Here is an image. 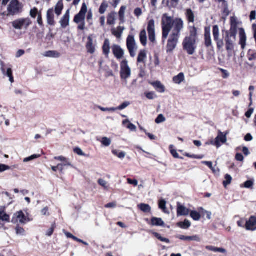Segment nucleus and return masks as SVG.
Wrapping results in <instances>:
<instances>
[{"label":"nucleus","instance_id":"1","mask_svg":"<svg viewBox=\"0 0 256 256\" xmlns=\"http://www.w3.org/2000/svg\"><path fill=\"white\" fill-rule=\"evenodd\" d=\"M162 40L164 42L168 38L170 32V34L180 37V32L184 27V21L182 18H176L174 20L164 14L162 18Z\"/></svg>","mask_w":256,"mask_h":256},{"label":"nucleus","instance_id":"2","mask_svg":"<svg viewBox=\"0 0 256 256\" xmlns=\"http://www.w3.org/2000/svg\"><path fill=\"white\" fill-rule=\"evenodd\" d=\"M183 49L189 55H192L196 48V40L185 38L182 42Z\"/></svg>","mask_w":256,"mask_h":256},{"label":"nucleus","instance_id":"3","mask_svg":"<svg viewBox=\"0 0 256 256\" xmlns=\"http://www.w3.org/2000/svg\"><path fill=\"white\" fill-rule=\"evenodd\" d=\"M32 22L29 18H20L16 19L12 22V27L16 30H26L31 24Z\"/></svg>","mask_w":256,"mask_h":256},{"label":"nucleus","instance_id":"4","mask_svg":"<svg viewBox=\"0 0 256 256\" xmlns=\"http://www.w3.org/2000/svg\"><path fill=\"white\" fill-rule=\"evenodd\" d=\"M22 6L18 0H12L8 6L7 10L8 16H14L22 11Z\"/></svg>","mask_w":256,"mask_h":256},{"label":"nucleus","instance_id":"5","mask_svg":"<svg viewBox=\"0 0 256 256\" xmlns=\"http://www.w3.org/2000/svg\"><path fill=\"white\" fill-rule=\"evenodd\" d=\"M236 33L226 31L224 40L226 49L228 51L232 50L234 48V42L236 40Z\"/></svg>","mask_w":256,"mask_h":256},{"label":"nucleus","instance_id":"6","mask_svg":"<svg viewBox=\"0 0 256 256\" xmlns=\"http://www.w3.org/2000/svg\"><path fill=\"white\" fill-rule=\"evenodd\" d=\"M179 36L170 34L166 46V51L167 53H172L176 48L178 43Z\"/></svg>","mask_w":256,"mask_h":256},{"label":"nucleus","instance_id":"7","mask_svg":"<svg viewBox=\"0 0 256 256\" xmlns=\"http://www.w3.org/2000/svg\"><path fill=\"white\" fill-rule=\"evenodd\" d=\"M30 218L26 216L22 211L16 212L12 218V222L14 224H26L30 222Z\"/></svg>","mask_w":256,"mask_h":256},{"label":"nucleus","instance_id":"8","mask_svg":"<svg viewBox=\"0 0 256 256\" xmlns=\"http://www.w3.org/2000/svg\"><path fill=\"white\" fill-rule=\"evenodd\" d=\"M212 34L214 40L216 43L218 48L221 50L224 46V42L223 39L220 37V30L217 25L213 26Z\"/></svg>","mask_w":256,"mask_h":256},{"label":"nucleus","instance_id":"9","mask_svg":"<svg viewBox=\"0 0 256 256\" xmlns=\"http://www.w3.org/2000/svg\"><path fill=\"white\" fill-rule=\"evenodd\" d=\"M147 30L149 40L153 43L154 42L156 41V28L155 21L154 20H150L148 22Z\"/></svg>","mask_w":256,"mask_h":256},{"label":"nucleus","instance_id":"10","mask_svg":"<svg viewBox=\"0 0 256 256\" xmlns=\"http://www.w3.org/2000/svg\"><path fill=\"white\" fill-rule=\"evenodd\" d=\"M87 10L88 8L86 4L85 3H83L80 12L74 16V22L76 24L84 22Z\"/></svg>","mask_w":256,"mask_h":256},{"label":"nucleus","instance_id":"11","mask_svg":"<svg viewBox=\"0 0 256 256\" xmlns=\"http://www.w3.org/2000/svg\"><path fill=\"white\" fill-rule=\"evenodd\" d=\"M54 159L58 160L60 161H65L66 163L59 164L56 166H52V169L54 172H56L57 170L58 169V168H60V166H73L72 165V164L71 162L66 158H65L63 156H56L54 158Z\"/></svg>","mask_w":256,"mask_h":256},{"label":"nucleus","instance_id":"12","mask_svg":"<svg viewBox=\"0 0 256 256\" xmlns=\"http://www.w3.org/2000/svg\"><path fill=\"white\" fill-rule=\"evenodd\" d=\"M239 44L240 45L242 50H244L246 44V36L243 28H239Z\"/></svg>","mask_w":256,"mask_h":256},{"label":"nucleus","instance_id":"13","mask_svg":"<svg viewBox=\"0 0 256 256\" xmlns=\"http://www.w3.org/2000/svg\"><path fill=\"white\" fill-rule=\"evenodd\" d=\"M120 76L123 80L126 81V78H128V65L126 60H123L120 64Z\"/></svg>","mask_w":256,"mask_h":256},{"label":"nucleus","instance_id":"14","mask_svg":"<svg viewBox=\"0 0 256 256\" xmlns=\"http://www.w3.org/2000/svg\"><path fill=\"white\" fill-rule=\"evenodd\" d=\"M129 184L133 186L134 188L133 190L132 189L130 188V187L129 186V190L130 189V191L129 192L130 194H132V192L134 191L140 190L144 187L142 183L139 184L138 181L136 179H129Z\"/></svg>","mask_w":256,"mask_h":256},{"label":"nucleus","instance_id":"15","mask_svg":"<svg viewBox=\"0 0 256 256\" xmlns=\"http://www.w3.org/2000/svg\"><path fill=\"white\" fill-rule=\"evenodd\" d=\"M215 140L218 144V148H220L222 144H226L227 142V138L226 137L224 133L220 130L218 131V134Z\"/></svg>","mask_w":256,"mask_h":256},{"label":"nucleus","instance_id":"16","mask_svg":"<svg viewBox=\"0 0 256 256\" xmlns=\"http://www.w3.org/2000/svg\"><path fill=\"white\" fill-rule=\"evenodd\" d=\"M138 46L133 40V38L129 36V52L132 57H134L136 56V52Z\"/></svg>","mask_w":256,"mask_h":256},{"label":"nucleus","instance_id":"17","mask_svg":"<svg viewBox=\"0 0 256 256\" xmlns=\"http://www.w3.org/2000/svg\"><path fill=\"white\" fill-rule=\"evenodd\" d=\"M95 46L92 38L91 36H89L88 38V42L86 44V48L88 52L91 54H94L96 50Z\"/></svg>","mask_w":256,"mask_h":256},{"label":"nucleus","instance_id":"18","mask_svg":"<svg viewBox=\"0 0 256 256\" xmlns=\"http://www.w3.org/2000/svg\"><path fill=\"white\" fill-rule=\"evenodd\" d=\"M112 50L114 55L118 59H120L123 57L124 51L120 46L114 45L112 46Z\"/></svg>","mask_w":256,"mask_h":256},{"label":"nucleus","instance_id":"19","mask_svg":"<svg viewBox=\"0 0 256 256\" xmlns=\"http://www.w3.org/2000/svg\"><path fill=\"white\" fill-rule=\"evenodd\" d=\"M246 230L252 231L256 229V218L254 216H251L246 222Z\"/></svg>","mask_w":256,"mask_h":256},{"label":"nucleus","instance_id":"20","mask_svg":"<svg viewBox=\"0 0 256 256\" xmlns=\"http://www.w3.org/2000/svg\"><path fill=\"white\" fill-rule=\"evenodd\" d=\"M190 210L184 206L182 205L180 202L177 204V215L178 216H188L189 214Z\"/></svg>","mask_w":256,"mask_h":256},{"label":"nucleus","instance_id":"21","mask_svg":"<svg viewBox=\"0 0 256 256\" xmlns=\"http://www.w3.org/2000/svg\"><path fill=\"white\" fill-rule=\"evenodd\" d=\"M240 22L238 20L237 18L234 16L230 18V28L229 32L236 33L238 25Z\"/></svg>","mask_w":256,"mask_h":256},{"label":"nucleus","instance_id":"22","mask_svg":"<svg viewBox=\"0 0 256 256\" xmlns=\"http://www.w3.org/2000/svg\"><path fill=\"white\" fill-rule=\"evenodd\" d=\"M70 19V10H68L60 20L61 26L66 28L69 24Z\"/></svg>","mask_w":256,"mask_h":256},{"label":"nucleus","instance_id":"23","mask_svg":"<svg viewBox=\"0 0 256 256\" xmlns=\"http://www.w3.org/2000/svg\"><path fill=\"white\" fill-rule=\"evenodd\" d=\"M0 219L2 222H10V216L6 212L4 206H0Z\"/></svg>","mask_w":256,"mask_h":256},{"label":"nucleus","instance_id":"24","mask_svg":"<svg viewBox=\"0 0 256 256\" xmlns=\"http://www.w3.org/2000/svg\"><path fill=\"white\" fill-rule=\"evenodd\" d=\"M46 18L48 24L51 26L54 24V11L52 8L49 9L46 14Z\"/></svg>","mask_w":256,"mask_h":256},{"label":"nucleus","instance_id":"25","mask_svg":"<svg viewBox=\"0 0 256 256\" xmlns=\"http://www.w3.org/2000/svg\"><path fill=\"white\" fill-rule=\"evenodd\" d=\"M204 42L206 46L208 48L212 46V45L210 32V29L206 28L205 30Z\"/></svg>","mask_w":256,"mask_h":256},{"label":"nucleus","instance_id":"26","mask_svg":"<svg viewBox=\"0 0 256 256\" xmlns=\"http://www.w3.org/2000/svg\"><path fill=\"white\" fill-rule=\"evenodd\" d=\"M124 30L123 26H119L117 28L112 29V32L117 38H120Z\"/></svg>","mask_w":256,"mask_h":256},{"label":"nucleus","instance_id":"27","mask_svg":"<svg viewBox=\"0 0 256 256\" xmlns=\"http://www.w3.org/2000/svg\"><path fill=\"white\" fill-rule=\"evenodd\" d=\"M206 248L208 250L215 252H220L223 254H226V250L222 248H216L214 246H208L206 247Z\"/></svg>","mask_w":256,"mask_h":256},{"label":"nucleus","instance_id":"28","mask_svg":"<svg viewBox=\"0 0 256 256\" xmlns=\"http://www.w3.org/2000/svg\"><path fill=\"white\" fill-rule=\"evenodd\" d=\"M140 38L141 44L144 46H146L147 44V36L146 30H143L140 32Z\"/></svg>","mask_w":256,"mask_h":256},{"label":"nucleus","instance_id":"29","mask_svg":"<svg viewBox=\"0 0 256 256\" xmlns=\"http://www.w3.org/2000/svg\"><path fill=\"white\" fill-rule=\"evenodd\" d=\"M116 13L112 12L110 13L108 16L107 23L109 25H112L115 24L116 18Z\"/></svg>","mask_w":256,"mask_h":256},{"label":"nucleus","instance_id":"30","mask_svg":"<svg viewBox=\"0 0 256 256\" xmlns=\"http://www.w3.org/2000/svg\"><path fill=\"white\" fill-rule=\"evenodd\" d=\"M184 80V75L182 72L180 73L178 76L173 78V82L176 84H180Z\"/></svg>","mask_w":256,"mask_h":256},{"label":"nucleus","instance_id":"31","mask_svg":"<svg viewBox=\"0 0 256 256\" xmlns=\"http://www.w3.org/2000/svg\"><path fill=\"white\" fill-rule=\"evenodd\" d=\"M63 8L64 6L62 1V0H60L58 2L55 6V12L58 16L61 14Z\"/></svg>","mask_w":256,"mask_h":256},{"label":"nucleus","instance_id":"32","mask_svg":"<svg viewBox=\"0 0 256 256\" xmlns=\"http://www.w3.org/2000/svg\"><path fill=\"white\" fill-rule=\"evenodd\" d=\"M138 206L142 212H150L151 211V207L148 204H138Z\"/></svg>","mask_w":256,"mask_h":256},{"label":"nucleus","instance_id":"33","mask_svg":"<svg viewBox=\"0 0 256 256\" xmlns=\"http://www.w3.org/2000/svg\"><path fill=\"white\" fill-rule=\"evenodd\" d=\"M151 221L152 226H163L164 225V222L160 218H153Z\"/></svg>","mask_w":256,"mask_h":256},{"label":"nucleus","instance_id":"34","mask_svg":"<svg viewBox=\"0 0 256 256\" xmlns=\"http://www.w3.org/2000/svg\"><path fill=\"white\" fill-rule=\"evenodd\" d=\"M126 6H123L120 8V9L119 11V16H120V24H122L124 22V13L126 10Z\"/></svg>","mask_w":256,"mask_h":256},{"label":"nucleus","instance_id":"35","mask_svg":"<svg viewBox=\"0 0 256 256\" xmlns=\"http://www.w3.org/2000/svg\"><path fill=\"white\" fill-rule=\"evenodd\" d=\"M103 52L104 54L108 56L110 53V42L108 39L105 40L104 44L102 47Z\"/></svg>","mask_w":256,"mask_h":256},{"label":"nucleus","instance_id":"36","mask_svg":"<svg viewBox=\"0 0 256 256\" xmlns=\"http://www.w3.org/2000/svg\"><path fill=\"white\" fill-rule=\"evenodd\" d=\"M44 56L46 57L58 58L60 56V54L56 51L49 50L46 52Z\"/></svg>","mask_w":256,"mask_h":256},{"label":"nucleus","instance_id":"37","mask_svg":"<svg viewBox=\"0 0 256 256\" xmlns=\"http://www.w3.org/2000/svg\"><path fill=\"white\" fill-rule=\"evenodd\" d=\"M177 224L182 228L188 229L190 226L191 223L188 220L186 219L183 222H179Z\"/></svg>","mask_w":256,"mask_h":256},{"label":"nucleus","instance_id":"38","mask_svg":"<svg viewBox=\"0 0 256 256\" xmlns=\"http://www.w3.org/2000/svg\"><path fill=\"white\" fill-rule=\"evenodd\" d=\"M186 16L188 21L190 22H194V15L190 9H188L186 12Z\"/></svg>","mask_w":256,"mask_h":256},{"label":"nucleus","instance_id":"39","mask_svg":"<svg viewBox=\"0 0 256 256\" xmlns=\"http://www.w3.org/2000/svg\"><path fill=\"white\" fill-rule=\"evenodd\" d=\"M154 88L160 92H164V86L159 82H156L152 84Z\"/></svg>","mask_w":256,"mask_h":256},{"label":"nucleus","instance_id":"40","mask_svg":"<svg viewBox=\"0 0 256 256\" xmlns=\"http://www.w3.org/2000/svg\"><path fill=\"white\" fill-rule=\"evenodd\" d=\"M197 35V30L196 27L192 26L190 29V35L188 36H186V38H191L192 39L196 40Z\"/></svg>","mask_w":256,"mask_h":256},{"label":"nucleus","instance_id":"41","mask_svg":"<svg viewBox=\"0 0 256 256\" xmlns=\"http://www.w3.org/2000/svg\"><path fill=\"white\" fill-rule=\"evenodd\" d=\"M190 216L194 220L196 221L199 220L201 218L200 214L194 210H192L190 212Z\"/></svg>","mask_w":256,"mask_h":256},{"label":"nucleus","instance_id":"42","mask_svg":"<svg viewBox=\"0 0 256 256\" xmlns=\"http://www.w3.org/2000/svg\"><path fill=\"white\" fill-rule=\"evenodd\" d=\"M112 153L116 156H118L120 159L124 158L126 155V154L125 152L116 150H112Z\"/></svg>","mask_w":256,"mask_h":256},{"label":"nucleus","instance_id":"43","mask_svg":"<svg viewBox=\"0 0 256 256\" xmlns=\"http://www.w3.org/2000/svg\"><path fill=\"white\" fill-rule=\"evenodd\" d=\"M4 76H7L9 78V80L11 83L14 82L12 70L10 67H8V68H6V74Z\"/></svg>","mask_w":256,"mask_h":256},{"label":"nucleus","instance_id":"44","mask_svg":"<svg viewBox=\"0 0 256 256\" xmlns=\"http://www.w3.org/2000/svg\"><path fill=\"white\" fill-rule=\"evenodd\" d=\"M16 232L17 235L24 236H26V231L23 228L17 226L16 228Z\"/></svg>","mask_w":256,"mask_h":256},{"label":"nucleus","instance_id":"45","mask_svg":"<svg viewBox=\"0 0 256 256\" xmlns=\"http://www.w3.org/2000/svg\"><path fill=\"white\" fill-rule=\"evenodd\" d=\"M98 184L102 186L104 190H108L110 186L108 184V182H106L105 180L100 178L98 180Z\"/></svg>","mask_w":256,"mask_h":256},{"label":"nucleus","instance_id":"46","mask_svg":"<svg viewBox=\"0 0 256 256\" xmlns=\"http://www.w3.org/2000/svg\"><path fill=\"white\" fill-rule=\"evenodd\" d=\"M146 58V52L145 50H141L138 54V62H143Z\"/></svg>","mask_w":256,"mask_h":256},{"label":"nucleus","instance_id":"47","mask_svg":"<svg viewBox=\"0 0 256 256\" xmlns=\"http://www.w3.org/2000/svg\"><path fill=\"white\" fill-rule=\"evenodd\" d=\"M108 7V4L106 2H103L101 4L100 9H99L100 13V14H104L106 12V10Z\"/></svg>","mask_w":256,"mask_h":256},{"label":"nucleus","instance_id":"48","mask_svg":"<svg viewBox=\"0 0 256 256\" xmlns=\"http://www.w3.org/2000/svg\"><path fill=\"white\" fill-rule=\"evenodd\" d=\"M159 208L162 209L164 212L165 213H168V212L166 211V202L164 200H161L159 202Z\"/></svg>","mask_w":256,"mask_h":256},{"label":"nucleus","instance_id":"49","mask_svg":"<svg viewBox=\"0 0 256 256\" xmlns=\"http://www.w3.org/2000/svg\"><path fill=\"white\" fill-rule=\"evenodd\" d=\"M102 144L105 146H108L110 145L112 141L110 138L107 137H103L102 138Z\"/></svg>","mask_w":256,"mask_h":256},{"label":"nucleus","instance_id":"50","mask_svg":"<svg viewBox=\"0 0 256 256\" xmlns=\"http://www.w3.org/2000/svg\"><path fill=\"white\" fill-rule=\"evenodd\" d=\"M232 178L230 174H226L225 176V180L223 182V184L224 187H226L228 185L230 184Z\"/></svg>","mask_w":256,"mask_h":256},{"label":"nucleus","instance_id":"51","mask_svg":"<svg viewBox=\"0 0 256 256\" xmlns=\"http://www.w3.org/2000/svg\"><path fill=\"white\" fill-rule=\"evenodd\" d=\"M40 154H33L30 156L24 158L23 160L24 162H27L34 159L40 158Z\"/></svg>","mask_w":256,"mask_h":256},{"label":"nucleus","instance_id":"52","mask_svg":"<svg viewBox=\"0 0 256 256\" xmlns=\"http://www.w3.org/2000/svg\"><path fill=\"white\" fill-rule=\"evenodd\" d=\"M154 234L157 238L160 240V241H162V242H165L166 243L170 242V240L166 238H162L159 234H158L157 232H154Z\"/></svg>","mask_w":256,"mask_h":256},{"label":"nucleus","instance_id":"53","mask_svg":"<svg viewBox=\"0 0 256 256\" xmlns=\"http://www.w3.org/2000/svg\"><path fill=\"white\" fill-rule=\"evenodd\" d=\"M166 120V119L164 118V115L162 114H160L158 116L157 118L156 119L155 122L156 124H160V123L165 122Z\"/></svg>","mask_w":256,"mask_h":256},{"label":"nucleus","instance_id":"54","mask_svg":"<svg viewBox=\"0 0 256 256\" xmlns=\"http://www.w3.org/2000/svg\"><path fill=\"white\" fill-rule=\"evenodd\" d=\"M98 108L102 112H112L116 111L115 108H104L100 106H99Z\"/></svg>","mask_w":256,"mask_h":256},{"label":"nucleus","instance_id":"55","mask_svg":"<svg viewBox=\"0 0 256 256\" xmlns=\"http://www.w3.org/2000/svg\"><path fill=\"white\" fill-rule=\"evenodd\" d=\"M74 152L80 156H86V154L82 152V150L80 148H76L74 150Z\"/></svg>","mask_w":256,"mask_h":256},{"label":"nucleus","instance_id":"56","mask_svg":"<svg viewBox=\"0 0 256 256\" xmlns=\"http://www.w3.org/2000/svg\"><path fill=\"white\" fill-rule=\"evenodd\" d=\"M219 70L222 72V76L224 78H227L230 76V73L227 70H224L223 68H220Z\"/></svg>","mask_w":256,"mask_h":256},{"label":"nucleus","instance_id":"57","mask_svg":"<svg viewBox=\"0 0 256 256\" xmlns=\"http://www.w3.org/2000/svg\"><path fill=\"white\" fill-rule=\"evenodd\" d=\"M38 14L39 13H38V10L36 8L32 9L30 11V16L32 18H35L36 15H38Z\"/></svg>","mask_w":256,"mask_h":256},{"label":"nucleus","instance_id":"58","mask_svg":"<svg viewBox=\"0 0 256 256\" xmlns=\"http://www.w3.org/2000/svg\"><path fill=\"white\" fill-rule=\"evenodd\" d=\"M54 228H55V224H53L51 228H50L48 230L46 231V235L48 236H50L54 232Z\"/></svg>","mask_w":256,"mask_h":256},{"label":"nucleus","instance_id":"59","mask_svg":"<svg viewBox=\"0 0 256 256\" xmlns=\"http://www.w3.org/2000/svg\"><path fill=\"white\" fill-rule=\"evenodd\" d=\"M128 106V102H125L122 104L118 106V107L115 108L116 110H122Z\"/></svg>","mask_w":256,"mask_h":256},{"label":"nucleus","instance_id":"60","mask_svg":"<svg viewBox=\"0 0 256 256\" xmlns=\"http://www.w3.org/2000/svg\"><path fill=\"white\" fill-rule=\"evenodd\" d=\"M10 167L4 164H0V172H4L6 170H9Z\"/></svg>","mask_w":256,"mask_h":256},{"label":"nucleus","instance_id":"61","mask_svg":"<svg viewBox=\"0 0 256 256\" xmlns=\"http://www.w3.org/2000/svg\"><path fill=\"white\" fill-rule=\"evenodd\" d=\"M206 145H212L214 146H215L216 148H218V143L216 140L212 139L210 140L207 142L206 143Z\"/></svg>","mask_w":256,"mask_h":256},{"label":"nucleus","instance_id":"62","mask_svg":"<svg viewBox=\"0 0 256 256\" xmlns=\"http://www.w3.org/2000/svg\"><path fill=\"white\" fill-rule=\"evenodd\" d=\"M170 153L174 158L180 159L182 158L180 157L177 151L174 149H171Z\"/></svg>","mask_w":256,"mask_h":256},{"label":"nucleus","instance_id":"63","mask_svg":"<svg viewBox=\"0 0 256 256\" xmlns=\"http://www.w3.org/2000/svg\"><path fill=\"white\" fill-rule=\"evenodd\" d=\"M254 182L252 180H247L244 184V186L246 188H250L252 186Z\"/></svg>","mask_w":256,"mask_h":256},{"label":"nucleus","instance_id":"64","mask_svg":"<svg viewBox=\"0 0 256 256\" xmlns=\"http://www.w3.org/2000/svg\"><path fill=\"white\" fill-rule=\"evenodd\" d=\"M1 66V70L4 75L6 74V68H8V66H7L6 64H4V62H2L0 63Z\"/></svg>","mask_w":256,"mask_h":256}]
</instances>
